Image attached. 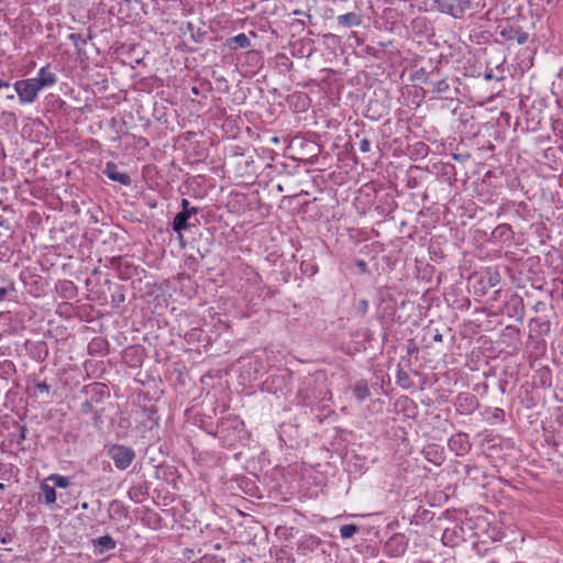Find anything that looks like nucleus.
I'll return each mask as SVG.
<instances>
[{"label": "nucleus", "instance_id": "1", "mask_svg": "<svg viewBox=\"0 0 563 563\" xmlns=\"http://www.w3.org/2000/svg\"><path fill=\"white\" fill-rule=\"evenodd\" d=\"M244 422L236 416H228L221 419L217 426L214 435L218 437L224 445L232 446L241 441L244 435Z\"/></svg>", "mask_w": 563, "mask_h": 563}, {"label": "nucleus", "instance_id": "2", "mask_svg": "<svg viewBox=\"0 0 563 563\" xmlns=\"http://www.w3.org/2000/svg\"><path fill=\"white\" fill-rule=\"evenodd\" d=\"M108 455L118 470H126L135 459V451L125 445L115 444L108 450Z\"/></svg>", "mask_w": 563, "mask_h": 563}, {"label": "nucleus", "instance_id": "3", "mask_svg": "<svg viewBox=\"0 0 563 563\" xmlns=\"http://www.w3.org/2000/svg\"><path fill=\"white\" fill-rule=\"evenodd\" d=\"M13 87L22 104L33 103L41 91L32 78L18 80L13 84Z\"/></svg>", "mask_w": 563, "mask_h": 563}, {"label": "nucleus", "instance_id": "4", "mask_svg": "<svg viewBox=\"0 0 563 563\" xmlns=\"http://www.w3.org/2000/svg\"><path fill=\"white\" fill-rule=\"evenodd\" d=\"M408 549V539L404 533H394L384 544L383 551L389 558H400Z\"/></svg>", "mask_w": 563, "mask_h": 563}, {"label": "nucleus", "instance_id": "5", "mask_svg": "<svg viewBox=\"0 0 563 563\" xmlns=\"http://www.w3.org/2000/svg\"><path fill=\"white\" fill-rule=\"evenodd\" d=\"M454 407L459 415H472L479 407L478 398L472 393H459L454 398Z\"/></svg>", "mask_w": 563, "mask_h": 563}, {"label": "nucleus", "instance_id": "6", "mask_svg": "<svg viewBox=\"0 0 563 563\" xmlns=\"http://www.w3.org/2000/svg\"><path fill=\"white\" fill-rule=\"evenodd\" d=\"M499 35L505 41H516L518 44H525L529 40V34L525 32L519 25L506 23L498 25Z\"/></svg>", "mask_w": 563, "mask_h": 563}, {"label": "nucleus", "instance_id": "7", "mask_svg": "<svg viewBox=\"0 0 563 563\" xmlns=\"http://www.w3.org/2000/svg\"><path fill=\"white\" fill-rule=\"evenodd\" d=\"M449 449L456 455V456H464L466 455L472 448V443L470 441L468 434L465 432H457L448 441Z\"/></svg>", "mask_w": 563, "mask_h": 563}, {"label": "nucleus", "instance_id": "8", "mask_svg": "<svg viewBox=\"0 0 563 563\" xmlns=\"http://www.w3.org/2000/svg\"><path fill=\"white\" fill-rule=\"evenodd\" d=\"M199 224V220L197 219V214L178 212L174 217L172 221V228L175 233L179 235L181 239V232L186 231L192 227H197Z\"/></svg>", "mask_w": 563, "mask_h": 563}, {"label": "nucleus", "instance_id": "9", "mask_svg": "<svg viewBox=\"0 0 563 563\" xmlns=\"http://www.w3.org/2000/svg\"><path fill=\"white\" fill-rule=\"evenodd\" d=\"M504 311L510 318H515L517 321H522L525 317V305L523 299L515 294L506 301Z\"/></svg>", "mask_w": 563, "mask_h": 563}, {"label": "nucleus", "instance_id": "10", "mask_svg": "<svg viewBox=\"0 0 563 563\" xmlns=\"http://www.w3.org/2000/svg\"><path fill=\"white\" fill-rule=\"evenodd\" d=\"M102 173L112 181H117L123 186L131 185V177L126 173H121L118 169V166L113 162H108L102 170Z\"/></svg>", "mask_w": 563, "mask_h": 563}, {"label": "nucleus", "instance_id": "11", "mask_svg": "<svg viewBox=\"0 0 563 563\" xmlns=\"http://www.w3.org/2000/svg\"><path fill=\"white\" fill-rule=\"evenodd\" d=\"M91 543L97 555H102L117 548V541L109 534L92 539Z\"/></svg>", "mask_w": 563, "mask_h": 563}, {"label": "nucleus", "instance_id": "12", "mask_svg": "<svg viewBox=\"0 0 563 563\" xmlns=\"http://www.w3.org/2000/svg\"><path fill=\"white\" fill-rule=\"evenodd\" d=\"M32 79L37 84L41 90L54 86L57 81V77L49 69V66L41 67L37 71V76Z\"/></svg>", "mask_w": 563, "mask_h": 563}, {"label": "nucleus", "instance_id": "13", "mask_svg": "<svg viewBox=\"0 0 563 563\" xmlns=\"http://www.w3.org/2000/svg\"><path fill=\"white\" fill-rule=\"evenodd\" d=\"M463 540V528L459 526H453L452 528H446L442 533V542L448 547H455L460 541Z\"/></svg>", "mask_w": 563, "mask_h": 563}, {"label": "nucleus", "instance_id": "14", "mask_svg": "<svg viewBox=\"0 0 563 563\" xmlns=\"http://www.w3.org/2000/svg\"><path fill=\"white\" fill-rule=\"evenodd\" d=\"M225 46L231 51H236L239 48H250L251 41L246 34L240 33L235 36L229 37L225 41Z\"/></svg>", "mask_w": 563, "mask_h": 563}, {"label": "nucleus", "instance_id": "15", "mask_svg": "<svg viewBox=\"0 0 563 563\" xmlns=\"http://www.w3.org/2000/svg\"><path fill=\"white\" fill-rule=\"evenodd\" d=\"M40 489V501H44L46 505H51L56 501L57 496L54 486L48 485V483L45 481L41 483Z\"/></svg>", "mask_w": 563, "mask_h": 563}, {"label": "nucleus", "instance_id": "16", "mask_svg": "<svg viewBox=\"0 0 563 563\" xmlns=\"http://www.w3.org/2000/svg\"><path fill=\"white\" fill-rule=\"evenodd\" d=\"M339 25L343 27L358 26L362 23V16L356 12H347L336 18Z\"/></svg>", "mask_w": 563, "mask_h": 563}, {"label": "nucleus", "instance_id": "17", "mask_svg": "<svg viewBox=\"0 0 563 563\" xmlns=\"http://www.w3.org/2000/svg\"><path fill=\"white\" fill-rule=\"evenodd\" d=\"M492 235L497 241L507 242L512 240L514 231L509 224L503 223L495 228Z\"/></svg>", "mask_w": 563, "mask_h": 563}, {"label": "nucleus", "instance_id": "18", "mask_svg": "<svg viewBox=\"0 0 563 563\" xmlns=\"http://www.w3.org/2000/svg\"><path fill=\"white\" fill-rule=\"evenodd\" d=\"M352 393H353L354 398L358 402H363L365 399H367L371 396L368 385L365 380L356 382L352 388Z\"/></svg>", "mask_w": 563, "mask_h": 563}, {"label": "nucleus", "instance_id": "19", "mask_svg": "<svg viewBox=\"0 0 563 563\" xmlns=\"http://www.w3.org/2000/svg\"><path fill=\"white\" fill-rule=\"evenodd\" d=\"M485 413L487 415L486 420L489 421L490 423L503 422L505 420V411L501 408L487 407L485 409Z\"/></svg>", "mask_w": 563, "mask_h": 563}, {"label": "nucleus", "instance_id": "20", "mask_svg": "<svg viewBox=\"0 0 563 563\" xmlns=\"http://www.w3.org/2000/svg\"><path fill=\"white\" fill-rule=\"evenodd\" d=\"M46 482H52L54 487L67 488L70 486V479L67 476L59 474H52L46 478Z\"/></svg>", "mask_w": 563, "mask_h": 563}, {"label": "nucleus", "instance_id": "21", "mask_svg": "<svg viewBox=\"0 0 563 563\" xmlns=\"http://www.w3.org/2000/svg\"><path fill=\"white\" fill-rule=\"evenodd\" d=\"M429 85L432 86V88H431L432 93L443 95V93L449 92V90H450V85L445 79H441L438 81L430 80Z\"/></svg>", "mask_w": 563, "mask_h": 563}, {"label": "nucleus", "instance_id": "22", "mask_svg": "<svg viewBox=\"0 0 563 563\" xmlns=\"http://www.w3.org/2000/svg\"><path fill=\"white\" fill-rule=\"evenodd\" d=\"M360 527L354 523L343 525L340 528V537L342 539H350L352 538L356 532H358Z\"/></svg>", "mask_w": 563, "mask_h": 563}, {"label": "nucleus", "instance_id": "23", "mask_svg": "<svg viewBox=\"0 0 563 563\" xmlns=\"http://www.w3.org/2000/svg\"><path fill=\"white\" fill-rule=\"evenodd\" d=\"M68 40L73 42L74 46L76 47L79 54L87 43L86 38L79 33H70L68 35Z\"/></svg>", "mask_w": 563, "mask_h": 563}, {"label": "nucleus", "instance_id": "24", "mask_svg": "<svg viewBox=\"0 0 563 563\" xmlns=\"http://www.w3.org/2000/svg\"><path fill=\"white\" fill-rule=\"evenodd\" d=\"M369 308V303L367 299H360L355 306L356 313L361 317H364Z\"/></svg>", "mask_w": 563, "mask_h": 563}, {"label": "nucleus", "instance_id": "25", "mask_svg": "<svg viewBox=\"0 0 563 563\" xmlns=\"http://www.w3.org/2000/svg\"><path fill=\"white\" fill-rule=\"evenodd\" d=\"M181 210L179 212H186L191 214H198L199 209L190 205L188 199H181L180 201Z\"/></svg>", "mask_w": 563, "mask_h": 563}, {"label": "nucleus", "instance_id": "26", "mask_svg": "<svg viewBox=\"0 0 563 563\" xmlns=\"http://www.w3.org/2000/svg\"><path fill=\"white\" fill-rule=\"evenodd\" d=\"M397 380L401 387H404V388L409 387V380H410L409 375L401 368L398 369V372H397Z\"/></svg>", "mask_w": 563, "mask_h": 563}, {"label": "nucleus", "instance_id": "27", "mask_svg": "<svg viewBox=\"0 0 563 563\" xmlns=\"http://www.w3.org/2000/svg\"><path fill=\"white\" fill-rule=\"evenodd\" d=\"M35 391L40 395H48L51 391V386L46 382H36L35 385Z\"/></svg>", "mask_w": 563, "mask_h": 563}, {"label": "nucleus", "instance_id": "28", "mask_svg": "<svg viewBox=\"0 0 563 563\" xmlns=\"http://www.w3.org/2000/svg\"><path fill=\"white\" fill-rule=\"evenodd\" d=\"M500 280L499 274L497 272L487 273V285L489 287H495Z\"/></svg>", "mask_w": 563, "mask_h": 563}, {"label": "nucleus", "instance_id": "29", "mask_svg": "<svg viewBox=\"0 0 563 563\" xmlns=\"http://www.w3.org/2000/svg\"><path fill=\"white\" fill-rule=\"evenodd\" d=\"M92 413H93V424L96 427L100 428L102 426V423H103V421H102L103 410L95 409V411Z\"/></svg>", "mask_w": 563, "mask_h": 563}, {"label": "nucleus", "instance_id": "30", "mask_svg": "<svg viewBox=\"0 0 563 563\" xmlns=\"http://www.w3.org/2000/svg\"><path fill=\"white\" fill-rule=\"evenodd\" d=\"M13 290H14V288H13L12 284H8L5 286L0 287V301L4 300L5 297L8 296L9 291H13Z\"/></svg>", "mask_w": 563, "mask_h": 563}, {"label": "nucleus", "instance_id": "31", "mask_svg": "<svg viewBox=\"0 0 563 563\" xmlns=\"http://www.w3.org/2000/svg\"><path fill=\"white\" fill-rule=\"evenodd\" d=\"M355 266L358 269L361 274H367L368 273V266L364 260H356Z\"/></svg>", "mask_w": 563, "mask_h": 563}, {"label": "nucleus", "instance_id": "32", "mask_svg": "<svg viewBox=\"0 0 563 563\" xmlns=\"http://www.w3.org/2000/svg\"><path fill=\"white\" fill-rule=\"evenodd\" d=\"M360 151L363 153H368L371 151V141L366 137H363L360 141Z\"/></svg>", "mask_w": 563, "mask_h": 563}, {"label": "nucleus", "instance_id": "33", "mask_svg": "<svg viewBox=\"0 0 563 563\" xmlns=\"http://www.w3.org/2000/svg\"><path fill=\"white\" fill-rule=\"evenodd\" d=\"M279 60L280 65L286 69H290L292 67V62L286 55H280Z\"/></svg>", "mask_w": 563, "mask_h": 563}, {"label": "nucleus", "instance_id": "34", "mask_svg": "<svg viewBox=\"0 0 563 563\" xmlns=\"http://www.w3.org/2000/svg\"><path fill=\"white\" fill-rule=\"evenodd\" d=\"M81 411L84 413H92L95 411L92 404L89 400H86L81 405Z\"/></svg>", "mask_w": 563, "mask_h": 563}, {"label": "nucleus", "instance_id": "35", "mask_svg": "<svg viewBox=\"0 0 563 563\" xmlns=\"http://www.w3.org/2000/svg\"><path fill=\"white\" fill-rule=\"evenodd\" d=\"M292 14L294 15H302V16H306L308 19H311V14L310 13H308L306 11H302V10H299V9L294 10Z\"/></svg>", "mask_w": 563, "mask_h": 563}, {"label": "nucleus", "instance_id": "36", "mask_svg": "<svg viewBox=\"0 0 563 563\" xmlns=\"http://www.w3.org/2000/svg\"><path fill=\"white\" fill-rule=\"evenodd\" d=\"M1 117L2 118H5L10 121H14L15 120V114L13 112H8V111H4L1 113Z\"/></svg>", "mask_w": 563, "mask_h": 563}, {"label": "nucleus", "instance_id": "37", "mask_svg": "<svg viewBox=\"0 0 563 563\" xmlns=\"http://www.w3.org/2000/svg\"><path fill=\"white\" fill-rule=\"evenodd\" d=\"M120 508H121V504H120L119 501L113 500V501L111 503V509H112L113 511H115V512H117V509H120Z\"/></svg>", "mask_w": 563, "mask_h": 563}, {"label": "nucleus", "instance_id": "38", "mask_svg": "<svg viewBox=\"0 0 563 563\" xmlns=\"http://www.w3.org/2000/svg\"><path fill=\"white\" fill-rule=\"evenodd\" d=\"M309 541L311 542V545H319L320 544V540L318 538H310Z\"/></svg>", "mask_w": 563, "mask_h": 563}, {"label": "nucleus", "instance_id": "39", "mask_svg": "<svg viewBox=\"0 0 563 563\" xmlns=\"http://www.w3.org/2000/svg\"><path fill=\"white\" fill-rule=\"evenodd\" d=\"M433 340L435 342H442V334H440L439 332H437L433 336Z\"/></svg>", "mask_w": 563, "mask_h": 563}, {"label": "nucleus", "instance_id": "40", "mask_svg": "<svg viewBox=\"0 0 563 563\" xmlns=\"http://www.w3.org/2000/svg\"><path fill=\"white\" fill-rule=\"evenodd\" d=\"M441 563H455L453 558L443 559Z\"/></svg>", "mask_w": 563, "mask_h": 563}, {"label": "nucleus", "instance_id": "41", "mask_svg": "<svg viewBox=\"0 0 563 563\" xmlns=\"http://www.w3.org/2000/svg\"><path fill=\"white\" fill-rule=\"evenodd\" d=\"M10 86V82L9 81H2L0 80V89L3 88V87H9Z\"/></svg>", "mask_w": 563, "mask_h": 563}, {"label": "nucleus", "instance_id": "42", "mask_svg": "<svg viewBox=\"0 0 563 563\" xmlns=\"http://www.w3.org/2000/svg\"><path fill=\"white\" fill-rule=\"evenodd\" d=\"M543 307H544V303H543V302H538V303L534 306V309H536L537 311H539V310H540L541 308H543Z\"/></svg>", "mask_w": 563, "mask_h": 563}, {"label": "nucleus", "instance_id": "43", "mask_svg": "<svg viewBox=\"0 0 563 563\" xmlns=\"http://www.w3.org/2000/svg\"><path fill=\"white\" fill-rule=\"evenodd\" d=\"M541 325H542L547 331L550 329V322H549V321L543 322Z\"/></svg>", "mask_w": 563, "mask_h": 563}, {"label": "nucleus", "instance_id": "44", "mask_svg": "<svg viewBox=\"0 0 563 563\" xmlns=\"http://www.w3.org/2000/svg\"><path fill=\"white\" fill-rule=\"evenodd\" d=\"M25 429L23 428L22 431H21V435H20V439L24 440L25 439Z\"/></svg>", "mask_w": 563, "mask_h": 563}, {"label": "nucleus", "instance_id": "45", "mask_svg": "<svg viewBox=\"0 0 563 563\" xmlns=\"http://www.w3.org/2000/svg\"><path fill=\"white\" fill-rule=\"evenodd\" d=\"M191 90H192V92H194L195 95H198V88H197V87H194Z\"/></svg>", "mask_w": 563, "mask_h": 563}, {"label": "nucleus", "instance_id": "46", "mask_svg": "<svg viewBox=\"0 0 563 563\" xmlns=\"http://www.w3.org/2000/svg\"><path fill=\"white\" fill-rule=\"evenodd\" d=\"M81 508H82V509H87V508H88V504H87V503H84V504L81 505Z\"/></svg>", "mask_w": 563, "mask_h": 563}, {"label": "nucleus", "instance_id": "47", "mask_svg": "<svg viewBox=\"0 0 563 563\" xmlns=\"http://www.w3.org/2000/svg\"><path fill=\"white\" fill-rule=\"evenodd\" d=\"M3 223H4V220H3V218L0 216V227H2V225H3Z\"/></svg>", "mask_w": 563, "mask_h": 563}, {"label": "nucleus", "instance_id": "48", "mask_svg": "<svg viewBox=\"0 0 563 563\" xmlns=\"http://www.w3.org/2000/svg\"><path fill=\"white\" fill-rule=\"evenodd\" d=\"M134 2L139 3V4H142L143 3V0H133Z\"/></svg>", "mask_w": 563, "mask_h": 563}, {"label": "nucleus", "instance_id": "49", "mask_svg": "<svg viewBox=\"0 0 563 563\" xmlns=\"http://www.w3.org/2000/svg\"><path fill=\"white\" fill-rule=\"evenodd\" d=\"M1 542H2V543H7V542H8V541H7V538H2V539H1Z\"/></svg>", "mask_w": 563, "mask_h": 563}, {"label": "nucleus", "instance_id": "50", "mask_svg": "<svg viewBox=\"0 0 563 563\" xmlns=\"http://www.w3.org/2000/svg\"><path fill=\"white\" fill-rule=\"evenodd\" d=\"M13 98H14V96H13V95H9V96H8V99H13Z\"/></svg>", "mask_w": 563, "mask_h": 563}, {"label": "nucleus", "instance_id": "51", "mask_svg": "<svg viewBox=\"0 0 563 563\" xmlns=\"http://www.w3.org/2000/svg\"><path fill=\"white\" fill-rule=\"evenodd\" d=\"M4 488V484L0 483V489Z\"/></svg>", "mask_w": 563, "mask_h": 563}, {"label": "nucleus", "instance_id": "52", "mask_svg": "<svg viewBox=\"0 0 563 563\" xmlns=\"http://www.w3.org/2000/svg\"><path fill=\"white\" fill-rule=\"evenodd\" d=\"M298 23H300L302 26L305 25V22L303 21H298Z\"/></svg>", "mask_w": 563, "mask_h": 563}, {"label": "nucleus", "instance_id": "53", "mask_svg": "<svg viewBox=\"0 0 563 563\" xmlns=\"http://www.w3.org/2000/svg\"><path fill=\"white\" fill-rule=\"evenodd\" d=\"M278 190L283 191V187L280 185H278Z\"/></svg>", "mask_w": 563, "mask_h": 563}]
</instances>
